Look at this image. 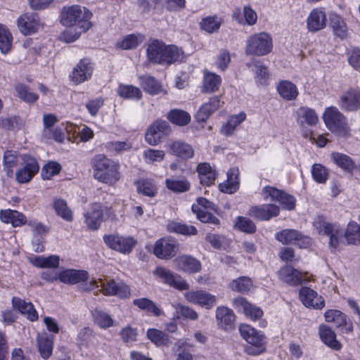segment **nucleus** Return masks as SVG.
<instances>
[{"label": "nucleus", "mask_w": 360, "mask_h": 360, "mask_svg": "<svg viewBox=\"0 0 360 360\" xmlns=\"http://www.w3.org/2000/svg\"><path fill=\"white\" fill-rule=\"evenodd\" d=\"M313 225L317 233L321 236L329 238V247L337 250L344 244L345 239L349 245L360 244V226L356 221L349 222L343 236L341 226L336 223H330L321 216H318L314 221Z\"/></svg>", "instance_id": "1"}, {"label": "nucleus", "mask_w": 360, "mask_h": 360, "mask_svg": "<svg viewBox=\"0 0 360 360\" xmlns=\"http://www.w3.org/2000/svg\"><path fill=\"white\" fill-rule=\"evenodd\" d=\"M93 15L91 12L84 6L72 5L63 7L60 22L68 27H76L77 31L68 30L63 33L64 40L71 43L77 40L81 33L85 32L92 27L91 19Z\"/></svg>", "instance_id": "2"}, {"label": "nucleus", "mask_w": 360, "mask_h": 360, "mask_svg": "<svg viewBox=\"0 0 360 360\" xmlns=\"http://www.w3.org/2000/svg\"><path fill=\"white\" fill-rule=\"evenodd\" d=\"M94 176L100 182L113 185L121 177L120 165L103 155H98L94 159Z\"/></svg>", "instance_id": "3"}, {"label": "nucleus", "mask_w": 360, "mask_h": 360, "mask_svg": "<svg viewBox=\"0 0 360 360\" xmlns=\"http://www.w3.org/2000/svg\"><path fill=\"white\" fill-rule=\"evenodd\" d=\"M242 338L249 344L245 352L249 355H258L265 350V340L262 334L252 326L243 324L239 328Z\"/></svg>", "instance_id": "4"}, {"label": "nucleus", "mask_w": 360, "mask_h": 360, "mask_svg": "<svg viewBox=\"0 0 360 360\" xmlns=\"http://www.w3.org/2000/svg\"><path fill=\"white\" fill-rule=\"evenodd\" d=\"M323 120L327 128L333 134L340 136L349 134L347 118L337 108H328L323 114Z\"/></svg>", "instance_id": "5"}, {"label": "nucleus", "mask_w": 360, "mask_h": 360, "mask_svg": "<svg viewBox=\"0 0 360 360\" xmlns=\"http://www.w3.org/2000/svg\"><path fill=\"white\" fill-rule=\"evenodd\" d=\"M272 40L270 35L265 32L255 34L247 41L246 53L264 56L272 49Z\"/></svg>", "instance_id": "6"}, {"label": "nucleus", "mask_w": 360, "mask_h": 360, "mask_svg": "<svg viewBox=\"0 0 360 360\" xmlns=\"http://www.w3.org/2000/svg\"><path fill=\"white\" fill-rule=\"evenodd\" d=\"M103 240L109 248L122 254H129L136 244V240L131 236L115 234L104 236Z\"/></svg>", "instance_id": "7"}, {"label": "nucleus", "mask_w": 360, "mask_h": 360, "mask_svg": "<svg viewBox=\"0 0 360 360\" xmlns=\"http://www.w3.org/2000/svg\"><path fill=\"white\" fill-rule=\"evenodd\" d=\"M89 274L84 270L66 269L59 274L56 273L51 275L46 271V281H54L59 280L66 284H77L88 280Z\"/></svg>", "instance_id": "8"}, {"label": "nucleus", "mask_w": 360, "mask_h": 360, "mask_svg": "<svg viewBox=\"0 0 360 360\" xmlns=\"http://www.w3.org/2000/svg\"><path fill=\"white\" fill-rule=\"evenodd\" d=\"M276 238L283 244L296 243L302 248H307L311 244V239L303 236L295 229H284L276 234Z\"/></svg>", "instance_id": "9"}, {"label": "nucleus", "mask_w": 360, "mask_h": 360, "mask_svg": "<svg viewBox=\"0 0 360 360\" xmlns=\"http://www.w3.org/2000/svg\"><path fill=\"white\" fill-rule=\"evenodd\" d=\"M278 274L283 282L292 286H297L304 281H309V276L307 272L302 273L289 265L283 266Z\"/></svg>", "instance_id": "10"}, {"label": "nucleus", "mask_w": 360, "mask_h": 360, "mask_svg": "<svg viewBox=\"0 0 360 360\" xmlns=\"http://www.w3.org/2000/svg\"><path fill=\"white\" fill-rule=\"evenodd\" d=\"M264 198L272 201H278L285 210H292L295 207V199L292 195L274 187L266 186L263 190Z\"/></svg>", "instance_id": "11"}, {"label": "nucleus", "mask_w": 360, "mask_h": 360, "mask_svg": "<svg viewBox=\"0 0 360 360\" xmlns=\"http://www.w3.org/2000/svg\"><path fill=\"white\" fill-rule=\"evenodd\" d=\"M340 108L347 112H355L360 110V89L349 88L340 97Z\"/></svg>", "instance_id": "12"}, {"label": "nucleus", "mask_w": 360, "mask_h": 360, "mask_svg": "<svg viewBox=\"0 0 360 360\" xmlns=\"http://www.w3.org/2000/svg\"><path fill=\"white\" fill-rule=\"evenodd\" d=\"M185 297L188 302L207 309H212L217 304L216 297L202 290L188 291L185 293Z\"/></svg>", "instance_id": "13"}, {"label": "nucleus", "mask_w": 360, "mask_h": 360, "mask_svg": "<svg viewBox=\"0 0 360 360\" xmlns=\"http://www.w3.org/2000/svg\"><path fill=\"white\" fill-rule=\"evenodd\" d=\"M170 128L168 122L164 120H157L148 129L146 134V141L151 146L157 145L161 139L169 134Z\"/></svg>", "instance_id": "14"}, {"label": "nucleus", "mask_w": 360, "mask_h": 360, "mask_svg": "<svg viewBox=\"0 0 360 360\" xmlns=\"http://www.w3.org/2000/svg\"><path fill=\"white\" fill-rule=\"evenodd\" d=\"M17 25L20 32L25 36L32 34L43 27L35 13H25L20 15Z\"/></svg>", "instance_id": "15"}, {"label": "nucleus", "mask_w": 360, "mask_h": 360, "mask_svg": "<svg viewBox=\"0 0 360 360\" xmlns=\"http://www.w3.org/2000/svg\"><path fill=\"white\" fill-rule=\"evenodd\" d=\"M299 297L302 303L307 308L322 309L326 305L324 298L308 287H302L300 290Z\"/></svg>", "instance_id": "16"}, {"label": "nucleus", "mask_w": 360, "mask_h": 360, "mask_svg": "<svg viewBox=\"0 0 360 360\" xmlns=\"http://www.w3.org/2000/svg\"><path fill=\"white\" fill-rule=\"evenodd\" d=\"M155 274L165 283L177 290H184L189 288V285L179 275L175 274L164 267H158L155 271Z\"/></svg>", "instance_id": "17"}, {"label": "nucleus", "mask_w": 360, "mask_h": 360, "mask_svg": "<svg viewBox=\"0 0 360 360\" xmlns=\"http://www.w3.org/2000/svg\"><path fill=\"white\" fill-rule=\"evenodd\" d=\"M23 168L19 169L15 174L16 180L21 184L30 181L32 176L39 171V165L37 160L31 156L25 155L23 158Z\"/></svg>", "instance_id": "18"}, {"label": "nucleus", "mask_w": 360, "mask_h": 360, "mask_svg": "<svg viewBox=\"0 0 360 360\" xmlns=\"http://www.w3.org/2000/svg\"><path fill=\"white\" fill-rule=\"evenodd\" d=\"M178 252V245L175 242L165 238L157 240L153 248V253L160 259H167L175 256Z\"/></svg>", "instance_id": "19"}, {"label": "nucleus", "mask_w": 360, "mask_h": 360, "mask_svg": "<svg viewBox=\"0 0 360 360\" xmlns=\"http://www.w3.org/2000/svg\"><path fill=\"white\" fill-rule=\"evenodd\" d=\"M103 210L100 204H91L84 213V222L87 227L92 230H98L103 220Z\"/></svg>", "instance_id": "20"}, {"label": "nucleus", "mask_w": 360, "mask_h": 360, "mask_svg": "<svg viewBox=\"0 0 360 360\" xmlns=\"http://www.w3.org/2000/svg\"><path fill=\"white\" fill-rule=\"evenodd\" d=\"M93 72V67L89 59H82L73 68L71 80L76 84L89 79Z\"/></svg>", "instance_id": "21"}, {"label": "nucleus", "mask_w": 360, "mask_h": 360, "mask_svg": "<svg viewBox=\"0 0 360 360\" xmlns=\"http://www.w3.org/2000/svg\"><path fill=\"white\" fill-rule=\"evenodd\" d=\"M176 268L187 274H195L201 269L200 262L190 255H181L174 260Z\"/></svg>", "instance_id": "22"}, {"label": "nucleus", "mask_w": 360, "mask_h": 360, "mask_svg": "<svg viewBox=\"0 0 360 360\" xmlns=\"http://www.w3.org/2000/svg\"><path fill=\"white\" fill-rule=\"evenodd\" d=\"M307 29L309 32H316L326 26V15L322 8L313 9L307 20Z\"/></svg>", "instance_id": "23"}, {"label": "nucleus", "mask_w": 360, "mask_h": 360, "mask_svg": "<svg viewBox=\"0 0 360 360\" xmlns=\"http://www.w3.org/2000/svg\"><path fill=\"white\" fill-rule=\"evenodd\" d=\"M279 207L274 204L263 205L262 206L252 207L249 210V215L259 220H269L278 214Z\"/></svg>", "instance_id": "24"}, {"label": "nucleus", "mask_w": 360, "mask_h": 360, "mask_svg": "<svg viewBox=\"0 0 360 360\" xmlns=\"http://www.w3.org/2000/svg\"><path fill=\"white\" fill-rule=\"evenodd\" d=\"M235 314L232 309L221 306L216 309V319L218 326L228 330L233 328Z\"/></svg>", "instance_id": "25"}, {"label": "nucleus", "mask_w": 360, "mask_h": 360, "mask_svg": "<svg viewBox=\"0 0 360 360\" xmlns=\"http://www.w3.org/2000/svg\"><path fill=\"white\" fill-rule=\"evenodd\" d=\"M101 287L100 290L105 295H117L120 297H127L130 294L129 288L122 283L117 284L114 280H110L106 283L99 285Z\"/></svg>", "instance_id": "26"}, {"label": "nucleus", "mask_w": 360, "mask_h": 360, "mask_svg": "<svg viewBox=\"0 0 360 360\" xmlns=\"http://www.w3.org/2000/svg\"><path fill=\"white\" fill-rule=\"evenodd\" d=\"M233 304L236 308L243 310L245 314L252 320L258 319L263 315V311L261 309L253 306L244 297H238L235 298L233 301Z\"/></svg>", "instance_id": "27"}, {"label": "nucleus", "mask_w": 360, "mask_h": 360, "mask_svg": "<svg viewBox=\"0 0 360 360\" xmlns=\"http://www.w3.org/2000/svg\"><path fill=\"white\" fill-rule=\"evenodd\" d=\"M167 146L170 153L184 160L191 158L194 155L193 148L184 141H170Z\"/></svg>", "instance_id": "28"}, {"label": "nucleus", "mask_w": 360, "mask_h": 360, "mask_svg": "<svg viewBox=\"0 0 360 360\" xmlns=\"http://www.w3.org/2000/svg\"><path fill=\"white\" fill-rule=\"evenodd\" d=\"M140 84L143 89L150 95L154 96L160 93L164 95L167 94V91L162 89L160 82L149 75L139 77Z\"/></svg>", "instance_id": "29"}, {"label": "nucleus", "mask_w": 360, "mask_h": 360, "mask_svg": "<svg viewBox=\"0 0 360 360\" xmlns=\"http://www.w3.org/2000/svg\"><path fill=\"white\" fill-rule=\"evenodd\" d=\"M221 102L219 96H214L210 101L204 103L196 114V118L199 122H205L209 117L220 106Z\"/></svg>", "instance_id": "30"}, {"label": "nucleus", "mask_w": 360, "mask_h": 360, "mask_svg": "<svg viewBox=\"0 0 360 360\" xmlns=\"http://www.w3.org/2000/svg\"><path fill=\"white\" fill-rule=\"evenodd\" d=\"M0 219L4 223H11L13 227L22 226L27 222L22 213L9 209L0 211Z\"/></svg>", "instance_id": "31"}, {"label": "nucleus", "mask_w": 360, "mask_h": 360, "mask_svg": "<svg viewBox=\"0 0 360 360\" xmlns=\"http://www.w3.org/2000/svg\"><path fill=\"white\" fill-rule=\"evenodd\" d=\"M196 170L201 184L210 186L214 184L216 179V172L209 163H200L197 166Z\"/></svg>", "instance_id": "32"}, {"label": "nucleus", "mask_w": 360, "mask_h": 360, "mask_svg": "<svg viewBox=\"0 0 360 360\" xmlns=\"http://www.w3.org/2000/svg\"><path fill=\"white\" fill-rule=\"evenodd\" d=\"M239 171L236 168H232L227 172V180L224 183L219 184V188L220 191L226 193H233L239 186V181L238 176Z\"/></svg>", "instance_id": "33"}, {"label": "nucleus", "mask_w": 360, "mask_h": 360, "mask_svg": "<svg viewBox=\"0 0 360 360\" xmlns=\"http://www.w3.org/2000/svg\"><path fill=\"white\" fill-rule=\"evenodd\" d=\"M203 74L202 92L210 94L217 91L219 89L221 82L220 76L208 70H204Z\"/></svg>", "instance_id": "34"}, {"label": "nucleus", "mask_w": 360, "mask_h": 360, "mask_svg": "<svg viewBox=\"0 0 360 360\" xmlns=\"http://www.w3.org/2000/svg\"><path fill=\"white\" fill-rule=\"evenodd\" d=\"M297 122L301 126L307 124L309 126L315 125L318 121L319 117L316 112L307 107H300L296 111Z\"/></svg>", "instance_id": "35"}, {"label": "nucleus", "mask_w": 360, "mask_h": 360, "mask_svg": "<svg viewBox=\"0 0 360 360\" xmlns=\"http://www.w3.org/2000/svg\"><path fill=\"white\" fill-rule=\"evenodd\" d=\"M12 303L15 309H18L31 321H36L38 319L37 312L30 302H26L20 298L13 297Z\"/></svg>", "instance_id": "36"}, {"label": "nucleus", "mask_w": 360, "mask_h": 360, "mask_svg": "<svg viewBox=\"0 0 360 360\" xmlns=\"http://www.w3.org/2000/svg\"><path fill=\"white\" fill-rule=\"evenodd\" d=\"M165 44L158 40H151L148 44L147 56L148 60L153 63H161Z\"/></svg>", "instance_id": "37"}, {"label": "nucleus", "mask_w": 360, "mask_h": 360, "mask_svg": "<svg viewBox=\"0 0 360 360\" xmlns=\"http://www.w3.org/2000/svg\"><path fill=\"white\" fill-rule=\"evenodd\" d=\"M319 335L321 340L329 347L335 350L341 349V344L336 340L335 332L328 326H321L319 328Z\"/></svg>", "instance_id": "38"}, {"label": "nucleus", "mask_w": 360, "mask_h": 360, "mask_svg": "<svg viewBox=\"0 0 360 360\" xmlns=\"http://www.w3.org/2000/svg\"><path fill=\"white\" fill-rule=\"evenodd\" d=\"M279 95L286 101L296 99L298 90L295 84L289 81H281L277 86Z\"/></svg>", "instance_id": "39"}, {"label": "nucleus", "mask_w": 360, "mask_h": 360, "mask_svg": "<svg viewBox=\"0 0 360 360\" xmlns=\"http://www.w3.org/2000/svg\"><path fill=\"white\" fill-rule=\"evenodd\" d=\"M32 226L34 233L33 246L36 252H43L44 249L43 243V234L45 229L41 223L37 221H31L29 224Z\"/></svg>", "instance_id": "40"}, {"label": "nucleus", "mask_w": 360, "mask_h": 360, "mask_svg": "<svg viewBox=\"0 0 360 360\" xmlns=\"http://www.w3.org/2000/svg\"><path fill=\"white\" fill-rule=\"evenodd\" d=\"M23 157L18 156L16 151L6 150L4 155V167L8 176H11L13 168L16 167L20 160L23 161Z\"/></svg>", "instance_id": "41"}, {"label": "nucleus", "mask_w": 360, "mask_h": 360, "mask_svg": "<svg viewBox=\"0 0 360 360\" xmlns=\"http://www.w3.org/2000/svg\"><path fill=\"white\" fill-rule=\"evenodd\" d=\"M330 26L336 36L343 39L347 35V27L342 17L337 14H331L330 16Z\"/></svg>", "instance_id": "42"}, {"label": "nucleus", "mask_w": 360, "mask_h": 360, "mask_svg": "<svg viewBox=\"0 0 360 360\" xmlns=\"http://www.w3.org/2000/svg\"><path fill=\"white\" fill-rule=\"evenodd\" d=\"M331 158L338 167L345 171L350 172L356 167L353 160L345 154L334 152L331 154Z\"/></svg>", "instance_id": "43"}, {"label": "nucleus", "mask_w": 360, "mask_h": 360, "mask_svg": "<svg viewBox=\"0 0 360 360\" xmlns=\"http://www.w3.org/2000/svg\"><path fill=\"white\" fill-rule=\"evenodd\" d=\"M222 23V20L217 16H208L202 19L200 22V28L205 32L212 34L217 32Z\"/></svg>", "instance_id": "44"}, {"label": "nucleus", "mask_w": 360, "mask_h": 360, "mask_svg": "<svg viewBox=\"0 0 360 360\" xmlns=\"http://www.w3.org/2000/svg\"><path fill=\"white\" fill-rule=\"evenodd\" d=\"M53 207L56 214L67 221L73 220L72 211L68 207L65 200L57 199L53 202Z\"/></svg>", "instance_id": "45"}, {"label": "nucleus", "mask_w": 360, "mask_h": 360, "mask_svg": "<svg viewBox=\"0 0 360 360\" xmlns=\"http://www.w3.org/2000/svg\"><path fill=\"white\" fill-rule=\"evenodd\" d=\"M133 304L140 309L152 313L156 316L161 314V310L156 306L155 303L148 298L143 297L135 299L133 300Z\"/></svg>", "instance_id": "46"}, {"label": "nucleus", "mask_w": 360, "mask_h": 360, "mask_svg": "<svg viewBox=\"0 0 360 360\" xmlns=\"http://www.w3.org/2000/svg\"><path fill=\"white\" fill-rule=\"evenodd\" d=\"M13 36L6 26L0 24V50L7 53L12 46Z\"/></svg>", "instance_id": "47"}, {"label": "nucleus", "mask_w": 360, "mask_h": 360, "mask_svg": "<svg viewBox=\"0 0 360 360\" xmlns=\"http://www.w3.org/2000/svg\"><path fill=\"white\" fill-rule=\"evenodd\" d=\"M170 232L178 233L186 236L197 234V229L192 225H186L179 222L172 221L167 225Z\"/></svg>", "instance_id": "48"}, {"label": "nucleus", "mask_w": 360, "mask_h": 360, "mask_svg": "<svg viewBox=\"0 0 360 360\" xmlns=\"http://www.w3.org/2000/svg\"><path fill=\"white\" fill-rule=\"evenodd\" d=\"M181 53L180 50L175 46H165L164 47L163 55L162 56V64H171L180 60Z\"/></svg>", "instance_id": "49"}, {"label": "nucleus", "mask_w": 360, "mask_h": 360, "mask_svg": "<svg viewBox=\"0 0 360 360\" xmlns=\"http://www.w3.org/2000/svg\"><path fill=\"white\" fill-rule=\"evenodd\" d=\"M168 119L174 124L184 126L191 121V117L188 112L181 110H172L168 114Z\"/></svg>", "instance_id": "50"}, {"label": "nucleus", "mask_w": 360, "mask_h": 360, "mask_svg": "<svg viewBox=\"0 0 360 360\" xmlns=\"http://www.w3.org/2000/svg\"><path fill=\"white\" fill-rule=\"evenodd\" d=\"M166 187L175 193H183L189 190L190 183L188 180L184 179L176 180L174 179H167L165 181Z\"/></svg>", "instance_id": "51"}, {"label": "nucleus", "mask_w": 360, "mask_h": 360, "mask_svg": "<svg viewBox=\"0 0 360 360\" xmlns=\"http://www.w3.org/2000/svg\"><path fill=\"white\" fill-rule=\"evenodd\" d=\"M252 285V283L250 278L246 276H241L237 279L233 280L230 283V288L236 292L244 293L248 292Z\"/></svg>", "instance_id": "52"}, {"label": "nucleus", "mask_w": 360, "mask_h": 360, "mask_svg": "<svg viewBox=\"0 0 360 360\" xmlns=\"http://www.w3.org/2000/svg\"><path fill=\"white\" fill-rule=\"evenodd\" d=\"M138 192L146 196L154 197L157 193L156 186L148 179H141L136 182Z\"/></svg>", "instance_id": "53"}, {"label": "nucleus", "mask_w": 360, "mask_h": 360, "mask_svg": "<svg viewBox=\"0 0 360 360\" xmlns=\"http://www.w3.org/2000/svg\"><path fill=\"white\" fill-rule=\"evenodd\" d=\"M245 117L246 115L244 112H240L238 115L231 116L226 125L222 127V133L226 135L232 134L235 128L243 122L245 120Z\"/></svg>", "instance_id": "54"}, {"label": "nucleus", "mask_w": 360, "mask_h": 360, "mask_svg": "<svg viewBox=\"0 0 360 360\" xmlns=\"http://www.w3.org/2000/svg\"><path fill=\"white\" fill-rule=\"evenodd\" d=\"M325 319L327 322L333 323L340 327L346 323V316L339 310L329 309L325 312Z\"/></svg>", "instance_id": "55"}, {"label": "nucleus", "mask_w": 360, "mask_h": 360, "mask_svg": "<svg viewBox=\"0 0 360 360\" xmlns=\"http://www.w3.org/2000/svg\"><path fill=\"white\" fill-rule=\"evenodd\" d=\"M95 323L102 328H108L113 325V319L107 313L96 309L93 313Z\"/></svg>", "instance_id": "56"}, {"label": "nucleus", "mask_w": 360, "mask_h": 360, "mask_svg": "<svg viewBox=\"0 0 360 360\" xmlns=\"http://www.w3.org/2000/svg\"><path fill=\"white\" fill-rule=\"evenodd\" d=\"M118 94L126 98L140 99L142 96L141 90L132 85H121L118 89Z\"/></svg>", "instance_id": "57"}, {"label": "nucleus", "mask_w": 360, "mask_h": 360, "mask_svg": "<svg viewBox=\"0 0 360 360\" xmlns=\"http://www.w3.org/2000/svg\"><path fill=\"white\" fill-rule=\"evenodd\" d=\"M147 336L149 340L158 346L166 345L169 343L168 335L158 329H149L147 331Z\"/></svg>", "instance_id": "58"}, {"label": "nucleus", "mask_w": 360, "mask_h": 360, "mask_svg": "<svg viewBox=\"0 0 360 360\" xmlns=\"http://www.w3.org/2000/svg\"><path fill=\"white\" fill-rule=\"evenodd\" d=\"M311 174L314 180L319 184H325L328 179V169L321 164L312 165Z\"/></svg>", "instance_id": "59"}, {"label": "nucleus", "mask_w": 360, "mask_h": 360, "mask_svg": "<svg viewBox=\"0 0 360 360\" xmlns=\"http://www.w3.org/2000/svg\"><path fill=\"white\" fill-rule=\"evenodd\" d=\"M192 210L194 213H196L197 218L203 223H211L216 225L219 224V220L210 212L200 210L198 207L194 205L192 207Z\"/></svg>", "instance_id": "60"}, {"label": "nucleus", "mask_w": 360, "mask_h": 360, "mask_svg": "<svg viewBox=\"0 0 360 360\" xmlns=\"http://www.w3.org/2000/svg\"><path fill=\"white\" fill-rule=\"evenodd\" d=\"M18 97L27 103H32L37 100L38 96L30 91L29 88L23 84H18L15 87Z\"/></svg>", "instance_id": "61"}, {"label": "nucleus", "mask_w": 360, "mask_h": 360, "mask_svg": "<svg viewBox=\"0 0 360 360\" xmlns=\"http://www.w3.org/2000/svg\"><path fill=\"white\" fill-rule=\"evenodd\" d=\"M141 41L140 37L135 34H129L126 36L122 40L117 42V46L123 49H135L139 44Z\"/></svg>", "instance_id": "62"}, {"label": "nucleus", "mask_w": 360, "mask_h": 360, "mask_svg": "<svg viewBox=\"0 0 360 360\" xmlns=\"http://www.w3.org/2000/svg\"><path fill=\"white\" fill-rule=\"evenodd\" d=\"M178 317H184L191 320H196L198 318V313L189 307L180 304L174 305Z\"/></svg>", "instance_id": "63"}, {"label": "nucleus", "mask_w": 360, "mask_h": 360, "mask_svg": "<svg viewBox=\"0 0 360 360\" xmlns=\"http://www.w3.org/2000/svg\"><path fill=\"white\" fill-rule=\"evenodd\" d=\"M236 226H237L240 231L248 233H252L256 231V226L255 223L250 219L244 217H238L237 218Z\"/></svg>", "instance_id": "64"}]
</instances>
